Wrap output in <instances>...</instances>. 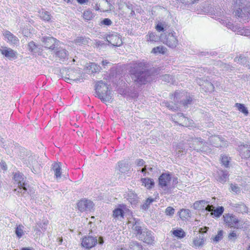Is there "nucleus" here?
<instances>
[{"instance_id":"nucleus-1","label":"nucleus","mask_w":250,"mask_h":250,"mask_svg":"<svg viewBox=\"0 0 250 250\" xmlns=\"http://www.w3.org/2000/svg\"><path fill=\"white\" fill-rule=\"evenodd\" d=\"M139 220H127L126 223L129 227L135 230L136 236H139V239L148 245H153L155 243V237L154 233L146 228L142 229L139 222Z\"/></svg>"},{"instance_id":"nucleus-2","label":"nucleus","mask_w":250,"mask_h":250,"mask_svg":"<svg viewBox=\"0 0 250 250\" xmlns=\"http://www.w3.org/2000/svg\"><path fill=\"white\" fill-rule=\"evenodd\" d=\"M144 63H138L131 72V77L136 84L142 85L151 81L150 72L144 67Z\"/></svg>"},{"instance_id":"nucleus-3","label":"nucleus","mask_w":250,"mask_h":250,"mask_svg":"<svg viewBox=\"0 0 250 250\" xmlns=\"http://www.w3.org/2000/svg\"><path fill=\"white\" fill-rule=\"evenodd\" d=\"M236 4L239 7L234 11L235 16L240 19V21H248L250 20V2L246 0H236Z\"/></svg>"},{"instance_id":"nucleus-4","label":"nucleus","mask_w":250,"mask_h":250,"mask_svg":"<svg viewBox=\"0 0 250 250\" xmlns=\"http://www.w3.org/2000/svg\"><path fill=\"white\" fill-rule=\"evenodd\" d=\"M95 90L98 97L103 102H109L112 98L111 92L108 90L107 85L103 81L97 82Z\"/></svg>"},{"instance_id":"nucleus-5","label":"nucleus","mask_w":250,"mask_h":250,"mask_svg":"<svg viewBox=\"0 0 250 250\" xmlns=\"http://www.w3.org/2000/svg\"><path fill=\"white\" fill-rule=\"evenodd\" d=\"M15 182L18 184V187L15 189L18 193H21L22 196H26L29 192L30 189L28 185L25 183V179L23 175L20 172H16L14 174Z\"/></svg>"},{"instance_id":"nucleus-6","label":"nucleus","mask_w":250,"mask_h":250,"mask_svg":"<svg viewBox=\"0 0 250 250\" xmlns=\"http://www.w3.org/2000/svg\"><path fill=\"white\" fill-rule=\"evenodd\" d=\"M171 99H173L175 103H178L179 102L185 107H187L188 104H191L193 98L189 94L186 93L184 91H175L174 95L172 94Z\"/></svg>"},{"instance_id":"nucleus-7","label":"nucleus","mask_w":250,"mask_h":250,"mask_svg":"<svg viewBox=\"0 0 250 250\" xmlns=\"http://www.w3.org/2000/svg\"><path fill=\"white\" fill-rule=\"evenodd\" d=\"M208 228L205 227L204 228H200L199 230H194V235L195 237L193 238L191 246L197 249L202 247L205 243L206 238L203 234L206 233L208 229ZM196 228L195 229H196Z\"/></svg>"},{"instance_id":"nucleus-8","label":"nucleus","mask_w":250,"mask_h":250,"mask_svg":"<svg viewBox=\"0 0 250 250\" xmlns=\"http://www.w3.org/2000/svg\"><path fill=\"white\" fill-rule=\"evenodd\" d=\"M192 144L189 143V147L192 148L197 151H202L206 152H209L211 151L210 148L206 147L207 143L204 142L201 138H195L194 140H192Z\"/></svg>"},{"instance_id":"nucleus-9","label":"nucleus","mask_w":250,"mask_h":250,"mask_svg":"<svg viewBox=\"0 0 250 250\" xmlns=\"http://www.w3.org/2000/svg\"><path fill=\"white\" fill-rule=\"evenodd\" d=\"M237 151L242 158L248 159L250 158V142L241 143L238 146Z\"/></svg>"},{"instance_id":"nucleus-10","label":"nucleus","mask_w":250,"mask_h":250,"mask_svg":"<svg viewBox=\"0 0 250 250\" xmlns=\"http://www.w3.org/2000/svg\"><path fill=\"white\" fill-rule=\"evenodd\" d=\"M98 243L97 237L92 236H85L83 238L81 244L86 249H90L94 247Z\"/></svg>"},{"instance_id":"nucleus-11","label":"nucleus","mask_w":250,"mask_h":250,"mask_svg":"<svg viewBox=\"0 0 250 250\" xmlns=\"http://www.w3.org/2000/svg\"><path fill=\"white\" fill-rule=\"evenodd\" d=\"M162 40L164 43L171 48H175L178 44V40L173 33H168L164 39L162 36Z\"/></svg>"},{"instance_id":"nucleus-12","label":"nucleus","mask_w":250,"mask_h":250,"mask_svg":"<svg viewBox=\"0 0 250 250\" xmlns=\"http://www.w3.org/2000/svg\"><path fill=\"white\" fill-rule=\"evenodd\" d=\"M171 180V176L169 173H163L159 178V185L164 190L170 188L169 183Z\"/></svg>"},{"instance_id":"nucleus-13","label":"nucleus","mask_w":250,"mask_h":250,"mask_svg":"<svg viewBox=\"0 0 250 250\" xmlns=\"http://www.w3.org/2000/svg\"><path fill=\"white\" fill-rule=\"evenodd\" d=\"M77 206L81 211H90L93 208L94 204L90 200L83 199L78 203Z\"/></svg>"},{"instance_id":"nucleus-14","label":"nucleus","mask_w":250,"mask_h":250,"mask_svg":"<svg viewBox=\"0 0 250 250\" xmlns=\"http://www.w3.org/2000/svg\"><path fill=\"white\" fill-rule=\"evenodd\" d=\"M42 41L44 43L45 47L51 50H54L59 42L55 38L52 37H44L42 39Z\"/></svg>"},{"instance_id":"nucleus-15","label":"nucleus","mask_w":250,"mask_h":250,"mask_svg":"<svg viewBox=\"0 0 250 250\" xmlns=\"http://www.w3.org/2000/svg\"><path fill=\"white\" fill-rule=\"evenodd\" d=\"M224 208L223 207H219L216 209L213 205H209L208 204L206 207V210L210 212V216L212 217H219L223 213Z\"/></svg>"},{"instance_id":"nucleus-16","label":"nucleus","mask_w":250,"mask_h":250,"mask_svg":"<svg viewBox=\"0 0 250 250\" xmlns=\"http://www.w3.org/2000/svg\"><path fill=\"white\" fill-rule=\"evenodd\" d=\"M106 40L109 43L115 46H120L123 43L121 38L117 34L108 35L106 36Z\"/></svg>"},{"instance_id":"nucleus-17","label":"nucleus","mask_w":250,"mask_h":250,"mask_svg":"<svg viewBox=\"0 0 250 250\" xmlns=\"http://www.w3.org/2000/svg\"><path fill=\"white\" fill-rule=\"evenodd\" d=\"M196 82L199 85L202 86V88L206 92H210L214 90L213 84L207 80L198 79H196Z\"/></svg>"},{"instance_id":"nucleus-18","label":"nucleus","mask_w":250,"mask_h":250,"mask_svg":"<svg viewBox=\"0 0 250 250\" xmlns=\"http://www.w3.org/2000/svg\"><path fill=\"white\" fill-rule=\"evenodd\" d=\"M209 142L210 145L216 147H222L225 145L224 141L219 136H211L209 138Z\"/></svg>"},{"instance_id":"nucleus-19","label":"nucleus","mask_w":250,"mask_h":250,"mask_svg":"<svg viewBox=\"0 0 250 250\" xmlns=\"http://www.w3.org/2000/svg\"><path fill=\"white\" fill-rule=\"evenodd\" d=\"M226 221V224L230 228L234 229H241L243 228L245 223L243 220H224Z\"/></svg>"},{"instance_id":"nucleus-20","label":"nucleus","mask_w":250,"mask_h":250,"mask_svg":"<svg viewBox=\"0 0 250 250\" xmlns=\"http://www.w3.org/2000/svg\"><path fill=\"white\" fill-rule=\"evenodd\" d=\"M48 224V221L47 220H40L36 223V225L34 227V230L36 231L37 235H40L41 231L40 229L43 230L46 229V227Z\"/></svg>"},{"instance_id":"nucleus-21","label":"nucleus","mask_w":250,"mask_h":250,"mask_svg":"<svg viewBox=\"0 0 250 250\" xmlns=\"http://www.w3.org/2000/svg\"><path fill=\"white\" fill-rule=\"evenodd\" d=\"M67 74L68 77L65 78L70 81H80L82 79V76L78 70L71 69L68 71Z\"/></svg>"},{"instance_id":"nucleus-22","label":"nucleus","mask_w":250,"mask_h":250,"mask_svg":"<svg viewBox=\"0 0 250 250\" xmlns=\"http://www.w3.org/2000/svg\"><path fill=\"white\" fill-rule=\"evenodd\" d=\"M123 208H117L113 210V216L115 218L118 217H127L125 215L126 213H129V210L128 209L126 208L125 206H123Z\"/></svg>"},{"instance_id":"nucleus-23","label":"nucleus","mask_w":250,"mask_h":250,"mask_svg":"<svg viewBox=\"0 0 250 250\" xmlns=\"http://www.w3.org/2000/svg\"><path fill=\"white\" fill-rule=\"evenodd\" d=\"M1 53L8 59L16 58L17 53L11 48L2 47L0 49Z\"/></svg>"},{"instance_id":"nucleus-24","label":"nucleus","mask_w":250,"mask_h":250,"mask_svg":"<svg viewBox=\"0 0 250 250\" xmlns=\"http://www.w3.org/2000/svg\"><path fill=\"white\" fill-rule=\"evenodd\" d=\"M141 181L142 185L148 189H151L154 186L155 183L152 179L149 178H141Z\"/></svg>"},{"instance_id":"nucleus-25","label":"nucleus","mask_w":250,"mask_h":250,"mask_svg":"<svg viewBox=\"0 0 250 250\" xmlns=\"http://www.w3.org/2000/svg\"><path fill=\"white\" fill-rule=\"evenodd\" d=\"M3 35L8 41L12 44H16L19 42L18 38L8 31H6Z\"/></svg>"},{"instance_id":"nucleus-26","label":"nucleus","mask_w":250,"mask_h":250,"mask_svg":"<svg viewBox=\"0 0 250 250\" xmlns=\"http://www.w3.org/2000/svg\"><path fill=\"white\" fill-rule=\"evenodd\" d=\"M209 203V201H206L205 200L196 201L193 205L192 207L195 209H206V205Z\"/></svg>"},{"instance_id":"nucleus-27","label":"nucleus","mask_w":250,"mask_h":250,"mask_svg":"<svg viewBox=\"0 0 250 250\" xmlns=\"http://www.w3.org/2000/svg\"><path fill=\"white\" fill-rule=\"evenodd\" d=\"M220 22L234 32H236L238 29V26L234 25L229 19H221Z\"/></svg>"},{"instance_id":"nucleus-28","label":"nucleus","mask_w":250,"mask_h":250,"mask_svg":"<svg viewBox=\"0 0 250 250\" xmlns=\"http://www.w3.org/2000/svg\"><path fill=\"white\" fill-rule=\"evenodd\" d=\"M52 169L55 173V176L56 178L58 179L61 177V163H54L52 165Z\"/></svg>"},{"instance_id":"nucleus-29","label":"nucleus","mask_w":250,"mask_h":250,"mask_svg":"<svg viewBox=\"0 0 250 250\" xmlns=\"http://www.w3.org/2000/svg\"><path fill=\"white\" fill-rule=\"evenodd\" d=\"M89 39L84 37H78L75 40L74 42L79 45H86L89 42Z\"/></svg>"},{"instance_id":"nucleus-30","label":"nucleus","mask_w":250,"mask_h":250,"mask_svg":"<svg viewBox=\"0 0 250 250\" xmlns=\"http://www.w3.org/2000/svg\"><path fill=\"white\" fill-rule=\"evenodd\" d=\"M56 55L61 60L63 61L67 57L68 51L64 49H60L56 52Z\"/></svg>"},{"instance_id":"nucleus-31","label":"nucleus","mask_w":250,"mask_h":250,"mask_svg":"<svg viewBox=\"0 0 250 250\" xmlns=\"http://www.w3.org/2000/svg\"><path fill=\"white\" fill-rule=\"evenodd\" d=\"M179 216L181 219H187L191 217L190 211L188 209L182 208L178 212Z\"/></svg>"},{"instance_id":"nucleus-32","label":"nucleus","mask_w":250,"mask_h":250,"mask_svg":"<svg viewBox=\"0 0 250 250\" xmlns=\"http://www.w3.org/2000/svg\"><path fill=\"white\" fill-rule=\"evenodd\" d=\"M234 61L235 62L242 64L243 65H249L247 58L242 55H240L239 57H235Z\"/></svg>"},{"instance_id":"nucleus-33","label":"nucleus","mask_w":250,"mask_h":250,"mask_svg":"<svg viewBox=\"0 0 250 250\" xmlns=\"http://www.w3.org/2000/svg\"><path fill=\"white\" fill-rule=\"evenodd\" d=\"M129 247L131 250H143V246L137 241L130 242Z\"/></svg>"},{"instance_id":"nucleus-34","label":"nucleus","mask_w":250,"mask_h":250,"mask_svg":"<svg viewBox=\"0 0 250 250\" xmlns=\"http://www.w3.org/2000/svg\"><path fill=\"white\" fill-rule=\"evenodd\" d=\"M174 117L177 118L178 117L180 118L179 120L182 122L180 125H182L183 126H187L189 124L187 123L188 121V119L187 118H186L183 113H177L176 115L174 116Z\"/></svg>"},{"instance_id":"nucleus-35","label":"nucleus","mask_w":250,"mask_h":250,"mask_svg":"<svg viewBox=\"0 0 250 250\" xmlns=\"http://www.w3.org/2000/svg\"><path fill=\"white\" fill-rule=\"evenodd\" d=\"M119 170L122 173H124L128 169L127 162L126 161H120L118 163Z\"/></svg>"},{"instance_id":"nucleus-36","label":"nucleus","mask_w":250,"mask_h":250,"mask_svg":"<svg viewBox=\"0 0 250 250\" xmlns=\"http://www.w3.org/2000/svg\"><path fill=\"white\" fill-rule=\"evenodd\" d=\"M237 34L245 36H250V29L238 27L236 31Z\"/></svg>"},{"instance_id":"nucleus-37","label":"nucleus","mask_w":250,"mask_h":250,"mask_svg":"<svg viewBox=\"0 0 250 250\" xmlns=\"http://www.w3.org/2000/svg\"><path fill=\"white\" fill-rule=\"evenodd\" d=\"M29 50L34 53L40 52V48L37 46L34 42H30L28 44Z\"/></svg>"},{"instance_id":"nucleus-38","label":"nucleus","mask_w":250,"mask_h":250,"mask_svg":"<svg viewBox=\"0 0 250 250\" xmlns=\"http://www.w3.org/2000/svg\"><path fill=\"white\" fill-rule=\"evenodd\" d=\"M228 173L227 171H222L221 172V173L219 174V175L217 177V180L221 183H225L227 179L228 178Z\"/></svg>"},{"instance_id":"nucleus-39","label":"nucleus","mask_w":250,"mask_h":250,"mask_svg":"<svg viewBox=\"0 0 250 250\" xmlns=\"http://www.w3.org/2000/svg\"><path fill=\"white\" fill-rule=\"evenodd\" d=\"M163 104L167 108H168L169 109L175 111L178 108V104L176 103H173L172 102H163Z\"/></svg>"},{"instance_id":"nucleus-40","label":"nucleus","mask_w":250,"mask_h":250,"mask_svg":"<svg viewBox=\"0 0 250 250\" xmlns=\"http://www.w3.org/2000/svg\"><path fill=\"white\" fill-rule=\"evenodd\" d=\"M87 68L89 70V72L91 73H96L100 71V67L99 65L96 64L95 63H91L87 66Z\"/></svg>"},{"instance_id":"nucleus-41","label":"nucleus","mask_w":250,"mask_h":250,"mask_svg":"<svg viewBox=\"0 0 250 250\" xmlns=\"http://www.w3.org/2000/svg\"><path fill=\"white\" fill-rule=\"evenodd\" d=\"M172 233L175 237L179 238H183L186 236L185 232L181 229L174 230L172 231Z\"/></svg>"},{"instance_id":"nucleus-42","label":"nucleus","mask_w":250,"mask_h":250,"mask_svg":"<svg viewBox=\"0 0 250 250\" xmlns=\"http://www.w3.org/2000/svg\"><path fill=\"white\" fill-rule=\"evenodd\" d=\"M235 106L237 108L239 111L244 113L245 115H247L248 114V110L245 106L244 104H242L236 103L235 104Z\"/></svg>"},{"instance_id":"nucleus-43","label":"nucleus","mask_w":250,"mask_h":250,"mask_svg":"<svg viewBox=\"0 0 250 250\" xmlns=\"http://www.w3.org/2000/svg\"><path fill=\"white\" fill-rule=\"evenodd\" d=\"M94 17L91 10H88L84 11L83 13V18L87 21L91 20Z\"/></svg>"},{"instance_id":"nucleus-44","label":"nucleus","mask_w":250,"mask_h":250,"mask_svg":"<svg viewBox=\"0 0 250 250\" xmlns=\"http://www.w3.org/2000/svg\"><path fill=\"white\" fill-rule=\"evenodd\" d=\"M23 226L22 225H19L16 229L15 233L19 238L23 235Z\"/></svg>"},{"instance_id":"nucleus-45","label":"nucleus","mask_w":250,"mask_h":250,"mask_svg":"<svg viewBox=\"0 0 250 250\" xmlns=\"http://www.w3.org/2000/svg\"><path fill=\"white\" fill-rule=\"evenodd\" d=\"M40 18L46 21H49L51 19V16L47 11H42L40 13Z\"/></svg>"},{"instance_id":"nucleus-46","label":"nucleus","mask_w":250,"mask_h":250,"mask_svg":"<svg viewBox=\"0 0 250 250\" xmlns=\"http://www.w3.org/2000/svg\"><path fill=\"white\" fill-rule=\"evenodd\" d=\"M147 41L156 42L158 40V37L153 33H150L146 36Z\"/></svg>"},{"instance_id":"nucleus-47","label":"nucleus","mask_w":250,"mask_h":250,"mask_svg":"<svg viewBox=\"0 0 250 250\" xmlns=\"http://www.w3.org/2000/svg\"><path fill=\"white\" fill-rule=\"evenodd\" d=\"M165 49H166V48L164 46H157V47H154L152 49V52H153L154 53H159L164 54L165 52Z\"/></svg>"},{"instance_id":"nucleus-48","label":"nucleus","mask_w":250,"mask_h":250,"mask_svg":"<svg viewBox=\"0 0 250 250\" xmlns=\"http://www.w3.org/2000/svg\"><path fill=\"white\" fill-rule=\"evenodd\" d=\"M236 208L237 211L242 213L247 212L248 211L247 207L243 204L238 205V206H236Z\"/></svg>"},{"instance_id":"nucleus-49","label":"nucleus","mask_w":250,"mask_h":250,"mask_svg":"<svg viewBox=\"0 0 250 250\" xmlns=\"http://www.w3.org/2000/svg\"><path fill=\"white\" fill-rule=\"evenodd\" d=\"M223 231L220 230L218 231L217 234L214 237L213 241L215 242H218L223 238Z\"/></svg>"},{"instance_id":"nucleus-50","label":"nucleus","mask_w":250,"mask_h":250,"mask_svg":"<svg viewBox=\"0 0 250 250\" xmlns=\"http://www.w3.org/2000/svg\"><path fill=\"white\" fill-rule=\"evenodd\" d=\"M154 201L153 199L148 198L145 203H144L142 206V208L143 209L146 210L148 208L150 204Z\"/></svg>"},{"instance_id":"nucleus-51","label":"nucleus","mask_w":250,"mask_h":250,"mask_svg":"<svg viewBox=\"0 0 250 250\" xmlns=\"http://www.w3.org/2000/svg\"><path fill=\"white\" fill-rule=\"evenodd\" d=\"M162 80L163 81L171 83L173 81V78L171 76L168 75V74H165V75H163L162 76Z\"/></svg>"},{"instance_id":"nucleus-52","label":"nucleus","mask_w":250,"mask_h":250,"mask_svg":"<svg viewBox=\"0 0 250 250\" xmlns=\"http://www.w3.org/2000/svg\"><path fill=\"white\" fill-rule=\"evenodd\" d=\"M175 209L171 207H168L166 209L165 213L167 215L171 217L174 213Z\"/></svg>"},{"instance_id":"nucleus-53","label":"nucleus","mask_w":250,"mask_h":250,"mask_svg":"<svg viewBox=\"0 0 250 250\" xmlns=\"http://www.w3.org/2000/svg\"><path fill=\"white\" fill-rule=\"evenodd\" d=\"M112 21L108 18L104 19L103 20L101 21L100 23V25H105L109 26L112 24Z\"/></svg>"},{"instance_id":"nucleus-54","label":"nucleus","mask_w":250,"mask_h":250,"mask_svg":"<svg viewBox=\"0 0 250 250\" xmlns=\"http://www.w3.org/2000/svg\"><path fill=\"white\" fill-rule=\"evenodd\" d=\"M221 162L223 165H224L226 167H227L229 163L228 157L225 156H222Z\"/></svg>"},{"instance_id":"nucleus-55","label":"nucleus","mask_w":250,"mask_h":250,"mask_svg":"<svg viewBox=\"0 0 250 250\" xmlns=\"http://www.w3.org/2000/svg\"><path fill=\"white\" fill-rule=\"evenodd\" d=\"M236 237H237L236 233L234 232H232L230 233L229 234V235H228V238H229V240H231V241L235 240L236 239Z\"/></svg>"},{"instance_id":"nucleus-56","label":"nucleus","mask_w":250,"mask_h":250,"mask_svg":"<svg viewBox=\"0 0 250 250\" xmlns=\"http://www.w3.org/2000/svg\"><path fill=\"white\" fill-rule=\"evenodd\" d=\"M156 29L159 32L164 31V24L161 22L157 24V25L156 26Z\"/></svg>"},{"instance_id":"nucleus-57","label":"nucleus","mask_w":250,"mask_h":250,"mask_svg":"<svg viewBox=\"0 0 250 250\" xmlns=\"http://www.w3.org/2000/svg\"><path fill=\"white\" fill-rule=\"evenodd\" d=\"M230 188L231 190L236 193L239 191V188L235 185L231 184Z\"/></svg>"},{"instance_id":"nucleus-58","label":"nucleus","mask_w":250,"mask_h":250,"mask_svg":"<svg viewBox=\"0 0 250 250\" xmlns=\"http://www.w3.org/2000/svg\"><path fill=\"white\" fill-rule=\"evenodd\" d=\"M144 161L143 159H138L136 161V163L138 166H143L144 164Z\"/></svg>"},{"instance_id":"nucleus-59","label":"nucleus","mask_w":250,"mask_h":250,"mask_svg":"<svg viewBox=\"0 0 250 250\" xmlns=\"http://www.w3.org/2000/svg\"><path fill=\"white\" fill-rule=\"evenodd\" d=\"M199 0H182V3L185 4L193 3L194 1H198Z\"/></svg>"},{"instance_id":"nucleus-60","label":"nucleus","mask_w":250,"mask_h":250,"mask_svg":"<svg viewBox=\"0 0 250 250\" xmlns=\"http://www.w3.org/2000/svg\"><path fill=\"white\" fill-rule=\"evenodd\" d=\"M33 160V157L32 156L28 157V161H29V163L30 164V163H31L32 165H34L36 163V162H37L36 160L35 159H34V161Z\"/></svg>"},{"instance_id":"nucleus-61","label":"nucleus","mask_w":250,"mask_h":250,"mask_svg":"<svg viewBox=\"0 0 250 250\" xmlns=\"http://www.w3.org/2000/svg\"><path fill=\"white\" fill-rule=\"evenodd\" d=\"M126 7L130 11V14L133 15L135 14L134 11L132 10V5H127Z\"/></svg>"},{"instance_id":"nucleus-62","label":"nucleus","mask_w":250,"mask_h":250,"mask_svg":"<svg viewBox=\"0 0 250 250\" xmlns=\"http://www.w3.org/2000/svg\"><path fill=\"white\" fill-rule=\"evenodd\" d=\"M195 138L193 137L188 136L187 137L186 139H185V140L187 142H193L192 140H194Z\"/></svg>"},{"instance_id":"nucleus-63","label":"nucleus","mask_w":250,"mask_h":250,"mask_svg":"<svg viewBox=\"0 0 250 250\" xmlns=\"http://www.w3.org/2000/svg\"><path fill=\"white\" fill-rule=\"evenodd\" d=\"M176 150L178 152V153L179 154L178 156H179V154L182 153V152H183V150L182 149V148H181L180 147V146H179L177 148H176Z\"/></svg>"},{"instance_id":"nucleus-64","label":"nucleus","mask_w":250,"mask_h":250,"mask_svg":"<svg viewBox=\"0 0 250 250\" xmlns=\"http://www.w3.org/2000/svg\"><path fill=\"white\" fill-rule=\"evenodd\" d=\"M98 243L100 245H102L104 244V239H103V237H102V236H100L99 238V240H98Z\"/></svg>"}]
</instances>
